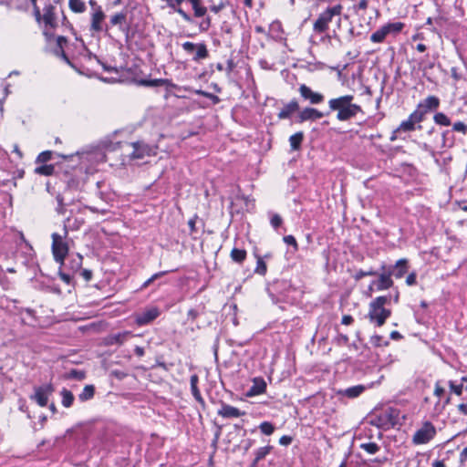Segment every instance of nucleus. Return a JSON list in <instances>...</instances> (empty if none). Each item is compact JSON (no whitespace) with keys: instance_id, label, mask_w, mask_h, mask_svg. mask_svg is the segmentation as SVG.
<instances>
[{"instance_id":"nucleus-29","label":"nucleus","mask_w":467,"mask_h":467,"mask_svg":"<svg viewBox=\"0 0 467 467\" xmlns=\"http://www.w3.org/2000/svg\"><path fill=\"white\" fill-rule=\"evenodd\" d=\"M268 35L275 41L285 40L283 25L279 20H275L270 24Z\"/></svg>"},{"instance_id":"nucleus-57","label":"nucleus","mask_w":467,"mask_h":467,"mask_svg":"<svg viewBox=\"0 0 467 467\" xmlns=\"http://www.w3.org/2000/svg\"><path fill=\"white\" fill-rule=\"evenodd\" d=\"M54 54L60 57L63 61H65L67 65H69L71 67H74V65L71 63L70 59L65 53L63 47H56L54 49Z\"/></svg>"},{"instance_id":"nucleus-33","label":"nucleus","mask_w":467,"mask_h":467,"mask_svg":"<svg viewBox=\"0 0 467 467\" xmlns=\"http://www.w3.org/2000/svg\"><path fill=\"white\" fill-rule=\"evenodd\" d=\"M21 244H20V249L21 254L24 255L25 260L26 263H29L33 260L35 255V251L31 244L26 240L23 234H21Z\"/></svg>"},{"instance_id":"nucleus-63","label":"nucleus","mask_w":467,"mask_h":467,"mask_svg":"<svg viewBox=\"0 0 467 467\" xmlns=\"http://www.w3.org/2000/svg\"><path fill=\"white\" fill-rule=\"evenodd\" d=\"M79 275L84 278L85 281L88 282L92 279L93 273L91 270L88 269H82L78 270Z\"/></svg>"},{"instance_id":"nucleus-5","label":"nucleus","mask_w":467,"mask_h":467,"mask_svg":"<svg viewBox=\"0 0 467 467\" xmlns=\"http://www.w3.org/2000/svg\"><path fill=\"white\" fill-rule=\"evenodd\" d=\"M67 237V235H65V234H59L57 233H53L51 234L52 254H53L54 260L60 265L64 264V261H65V259L68 254V251H69V246L66 240Z\"/></svg>"},{"instance_id":"nucleus-48","label":"nucleus","mask_w":467,"mask_h":467,"mask_svg":"<svg viewBox=\"0 0 467 467\" xmlns=\"http://www.w3.org/2000/svg\"><path fill=\"white\" fill-rule=\"evenodd\" d=\"M55 167L52 164H42L40 166H37L35 169V173L44 175V176H50L54 173Z\"/></svg>"},{"instance_id":"nucleus-9","label":"nucleus","mask_w":467,"mask_h":467,"mask_svg":"<svg viewBox=\"0 0 467 467\" xmlns=\"http://www.w3.org/2000/svg\"><path fill=\"white\" fill-rule=\"evenodd\" d=\"M82 196L78 194V196H69V192L62 191L56 193L55 199L57 202V206L55 207V211L59 215H64L67 212V207L75 205L77 202H80L82 200Z\"/></svg>"},{"instance_id":"nucleus-13","label":"nucleus","mask_w":467,"mask_h":467,"mask_svg":"<svg viewBox=\"0 0 467 467\" xmlns=\"http://www.w3.org/2000/svg\"><path fill=\"white\" fill-rule=\"evenodd\" d=\"M161 315V310L157 306H150L134 315V322L139 327L150 324Z\"/></svg>"},{"instance_id":"nucleus-62","label":"nucleus","mask_w":467,"mask_h":467,"mask_svg":"<svg viewBox=\"0 0 467 467\" xmlns=\"http://www.w3.org/2000/svg\"><path fill=\"white\" fill-rule=\"evenodd\" d=\"M335 341L338 346H346L348 344L349 338L347 335L339 334L335 338Z\"/></svg>"},{"instance_id":"nucleus-14","label":"nucleus","mask_w":467,"mask_h":467,"mask_svg":"<svg viewBox=\"0 0 467 467\" xmlns=\"http://www.w3.org/2000/svg\"><path fill=\"white\" fill-rule=\"evenodd\" d=\"M34 390L35 392L30 396V399L35 400L38 406L46 407L48 402V398L54 392L55 389L52 383H47L35 387Z\"/></svg>"},{"instance_id":"nucleus-3","label":"nucleus","mask_w":467,"mask_h":467,"mask_svg":"<svg viewBox=\"0 0 467 467\" xmlns=\"http://www.w3.org/2000/svg\"><path fill=\"white\" fill-rule=\"evenodd\" d=\"M390 299V296H380L369 303L368 318L377 327L383 326L390 317L391 310L384 307L386 304L389 303Z\"/></svg>"},{"instance_id":"nucleus-54","label":"nucleus","mask_w":467,"mask_h":467,"mask_svg":"<svg viewBox=\"0 0 467 467\" xmlns=\"http://www.w3.org/2000/svg\"><path fill=\"white\" fill-rule=\"evenodd\" d=\"M53 152L51 150H45L38 154L36 162L45 164L52 159Z\"/></svg>"},{"instance_id":"nucleus-27","label":"nucleus","mask_w":467,"mask_h":467,"mask_svg":"<svg viewBox=\"0 0 467 467\" xmlns=\"http://www.w3.org/2000/svg\"><path fill=\"white\" fill-rule=\"evenodd\" d=\"M183 2H187L188 3V0H171V3L169 4V7L171 9H172L174 12H176L177 14H179L181 16V17L187 23H190V24H192L193 23V18L191 14H189L188 12H186L182 7V4Z\"/></svg>"},{"instance_id":"nucleus-47","label":"nucleus","mask_w":467,"mask_h":467,"mask_svg":"<svg viewBox=\"0 0 467 467\" xmlns=\"http://www.w3.org/2000/svg\"><path fill=\"white\" fill-rule=\"evenodd\" d=\"M448 385L450 391L457 396H461L463 389L466 388V386L464 387V385L460 380H449Z\"/></svg>"},{"instance_id":"nucleus-15","label":"nucleus","mask_w":467,"mask_h":467,"mask_svg":"<svg viewBox=\"0 0 467 467\" xmlns=\"http://www.w3.org/2000/svg\"><path fill=\"white\" fill-rule=\"evenodd\" d=\"M109 29L112 26H118L119 29L125 34L126 41L128 42L130 39V26L127 23V11L122 10L120 12L115 13L109 17Z\"/></svg>"},{"instance_id":"nucleus-61","label":"nucleus","mask_w":467,"mask_h":467,"mask_svg":"<svg viewBox=\"0 0 467 467\" xmlns=\"http://www.w3.org/2000/svg\"><path fill=\"white\" fill-rule=\"evenodd\" d=\"M283 240L286 244L293 246L294 251L298 250V244H297V242H296L295 236H293L291 234L285 235V236H284Z\"/></svg>"},{"instance_id":"nucleus-34","label":"nucleus","mask_w":467,"mask_h":467,"mask_svg":"<svg viewBox=\"0 0 467 467\" xmlns=\"http://www.w3.org/2000/svg\"><path fill=\"white\" fill-rule=\"evenodd\" d=\"M83 257L79 254L71 255L67 259V263L63 264L66 268H69L73 273L78 272L82 265ZM62 266V265H60Z\"/></svg>"},{"instance_id":"nucleus-51","label":"nucleus","mask_w":467,"mask_h":467,"mask_svg":"<svg viewBox=\"0 0 467 467\" xmlns=\"http://www.w3.org/2000/svg\"><path fill=\"white\" fill-rule=\"evenodd\" d=\"M359 447L369 454H376L380 450L376 442L361 443Z\"/></svg>"},{"instance_id":"nucleus-20","label":"nucleus","mask_w":467,"mask_h":467,"mask_svg":"<svg viewBox=\"0 0 467 467\" xmlns=\"http://www.w3.org/2000/svg\"><path fill=\"white\" fill-rule=\"evenodd\" d=\"M75 172H77V170H75ZM64 182L65 187L63 191H67L69 192V193H72L73 192H81L83 182L77 175V173L68 174L67 172H66L64 174Z\"/></svg>"},{"instance_id":"nucleus-45","label":"nucleus","mask_w":467,"mask_h":467,"mask_svg":"<svg viewBox=\"0 0 467 467\" xmlns=\"http://www.w3.org/2000/svg\"><path fill=\"white\" fill-rule=\"evenodd\" d=\"M273 449H274V447L271 445H266V446L258 448L254 451L255 462H259L260 461L264 460L273 451Z\"/></svg>"},{"instance_id":"nucleus-22","label":"nucleus","mask_w":467,"mask_h":467,"mask_svg":"<svg viewBox=\"0 0 467 467\" xmlns=\"http://www.w3.org/2000/svg\"><path fill=\"white\" fill-rule=\"evenodd\" d=\"M133 151L130 153L132 159H142L145 156L154 154V149L144 143L143 141H137L132 143Z\"/></svg>"},{"instance_id":"nucleus-58","label":"nucleus","mask_w":467,"mask_h":467,"mask_svg":"<svg viewBox=\"0 0 467 467\" xmlns=\"http://www.w3.org/2000/svg\"><path fill=\"white\" fill-rule=\"evenodd\" d=\"M452 132H460L463 135L467 134V124L462 121H457L452 124L451 128Z\"/></svg>"},{"instance_id":"nucleus-32","label":"nucleus","mask_w":467,"mask_h":467,"mask_svg":"<svg viewBox=\"0 0 467 467\" xmlns=\"http://www.w3.org/2000/svg\"><path fill=\"white\" fill-rule=\"evenodd\" d=\"M198 382H199V377L197 374H192L190 378V384H191V391L195 399V400L202 405V407L205 405V401L203 398L202 397V394L200 392V389L198 388Z\"/></svg>"},{"instance_id":"nucleus-6","label":"nucleus","mask_w":467,"mask_h":467,"mask_svg":"<svg viewBox=\"0 0 467 467\" xmlns=\"http://www.w3.org/2000/svg\"><path fill=\"white\" fill-rule=\"evenodd\" d=\"M188 3L193 11L192 18H202L198 25L199 31L201 33L207 32L212 26V18L207 15L208 7L204 5L202 0H188Z\"/></svg>"},{"instance_id":"nucleus-1","label":"nucleus","mask_w":467,"mask_h":467,"mask_svg":"<svg viewBox=\"0 0 467 467\" xmlns=\"http://www.w3.org/2000/svg\"><path fill=\"white\" fill-rule=\"evenodd\" d=\"M353 95H344L328 100V116L336 112V118L338 121H349L356 118L358 114L363 113L360 105L353 102Z\"/></svg>"},{"instance_id":"nucleus-36","label":"nucleus","mask_w":467,"mask_h":467,"mask_svg":"<svg viewBox=\"0 0 467 467\" xmlns=\"http://www.w3.org/2000/svg\"><path fill=\"white\" fill-rule=\"evenodd\" d=\"M455 145V136L451 130L441 132V148H452Z\"/></svg>"},{"instance_id":"nucleus-39","label":"nucleus","mask_w":467,"mask_h":467,"mask_svg":"<svg viewBox=\"0 0 467 467\" xmlns=\"http://www.w3.org/2000/svg\"><path fill=\"white\" fill-rule=\"evenodd\" d=\"M247 256V252L244 249H239V248H233L230 254V257L233 260V262L242 265Z\"/></svg>"},{"instance_id":"nucleus-30","label":"nucleus","mask_w":467,"mask_h":467,"mask_svg":"<svg viewBox=\"0 0 467 467\" xmlns=\"http://www.w3.org/2000/svg\"><path fill=\"white\" fill-rule=\"evenodd\" d=\"M409 269V261L405 258L400 259L396 262V264L389 267L388 271L392 273L396 278H401Z\"/></svg>"},{"instance_id":"nucleus-4","label":"nucleus","mask_w":467,"mask_h":467,"mask_svg":"<svg viewBox=\"0 0 467 467\" xmlns=\"http://www.w3.org/2000/svg\"><path fill=\"white\" fill-rule=\"evenodd\" d=\"M400 411L397 409L389 407L382 410L379 414L376 415L370 423L373 426L382 430H389L394 428L399 422Z\"/></svg>"},{"instance_id":"nucleus-31","label":"nucleus","mask_w":467,"mask_h":467,"mask_svg":"<svg viewBox=\"0 0 467 467\" xmlns=\"http://www.w3.org/2000/svg\"><path fill=\"white\" fill-rule=\"evenodd\" d=\"M366 389L364 385H356L345 389H340L337 391L339 396L347 397L348 399H355L360 396Z\"/></svg>"},{"instance_id":"nucleus-55","label":"nucleus","mask_w":467,"mask_h":467,"mask_svg":"<svg viewBox=\"0 0 467 467\" xmlns=\"http://www.w3.org/2000/svg\"><path fill=\"white\" fill-rule=\"evenodd\" d=\"M86 378V372L76 368L71 369L67 374V379L83 380Z\"/></svg>"},{"instance_id":"nucleus-64","label":"nucleus","mask_w":467,"mask_h":467,"mask_svg":"<svg viewBox=\"0 0 467 467\" xmlns=\"http://www.w3.org/2000/svg\"><path fill=\"white\" fill-rule=\"evenodd\" d=\"M368 6V0H359L358 5H355L353 6V9L356 13H358L360 10H366Z\"/></svg>"},{"instance_id":"nucleus-16","label":"nucleus","mask_w":467,"mask_h":467,"mask_svg":"<svg viewBox=\"0 0 467 467\" xmlns=\"http://www.w3.org/2000/svg\"><path fill=\"white\" fill-rule=\"evenodd\" d=\"M441 105V99L434 96L430 95L424 99L420 100L416 109L421 113V115L426 119L427 115L430 112H436L437 109L440 108Z\"/></svg>"},{"instance_id":"nucleus-17","label":"nucleus","mask_w":467,"mask_h":467,"mask_svg":"<svg viewBox=\"0 0 467 467\" xmlns=\"http://www.w3.org/2000/svg\"><path fill=\"white\" fill-rule=\"evenodd\" d=\"M298 92L305 101H308L312 105H318L324 102L325 96L322 93L316 92L306 84H301Z\"/></svg>"},{"instance_id":"nucleus-59","label":"nucleus","mask_w":467,"mask_h":467,"mask_svg":"<svg viewBox=\"0 0 467 467\" xmlns=\"http://www.w3.org/2000/svg\"><path fill=\"white\" fill-rule=\"evenodd\" d=\"M270 223L275 230H277L283 224V219L279 214L273 213L270 218Z\"/></svg>"},{"instance_id":"nucleus-28","label":"nucleus","mask_w":467,"mask_h":467,"mask_svg":"<svg viewBox=\"0 0 467 467\" xmlns=\"http://www.w3.org/2000/svg\"><path fill=\"white\" fill-rule=\"evenodd\" d=\"M299 110V104L296 99H293L288 103H286L283 109L277 114L279 119H289L292 114Z\"/></svg>"},{"instance_id":"nucleus-12","label":"nucleus","mask_w":467,"mask_h":467,"mask_svg":"<svg viewBox=\"0 0 467 467\" xmlns=\"http://www.w3.org/2000/svg\"><path fill=\"white\" fill-rule=\"evenodd\" d=\"M90 26L89 30L91 32L95 33H105V35H108L109 32V25L105 22L106 20V14L102 9L90 12Z\"/></svg>"},{"instance_id":"nucleus-49","label":"nucleus","mask_w":467,"mask_h":467,"mask_svg":"<svg viewBox=\"0 0 467 467\" xmlns=\"http://www.w3.org/2000/svg\"><path fill=\"white\" fill-rule=\"evenodd\" d=\"M171 272H173V270H170V271H161V272H158V273H155L154 275H152L150 278H148L141 285H140V290H143L145 288H147L150 285H151L154 281L158 280L159 278L164 276L165 275L171 273Z\"/></svg>"},{"instance_id":"nucleus-56","label":"nucleus","mask_w":467,"mask_h":467,"mask_svg":"<svg viewBox=\"0 0 467 467\" xmlns=\"http://www.w3.org/2000/svg\"><path fill=\"white\" fill-rule=\"evenodd\" d=\"M195 93L209 99L213 105H216L221 101V99L218 96H216L213 93L207 92V91L199 89V90H196Z\"/></svg>"},{"instance_id":"nucleus-38","label":"nucleus","mask_w":467,"mask_h":467,"mask_svg":"<svg viewBox=\"0 0 467 467\" xmlns=\"http://www.w3.org/2000/svg\"><path fill=\"white\" fill-rule=\"evenodd\" d=\"M305 135L303 131L296 132L289 138V143L292 150H299L301 149L302 142Z\"/></svg>"},{"instance_id":"nucleus-40","label":"nucleus","mask_w":467,"mask_h":467,"mask_svg":"<svg viewBox=\"0 0 467 467\" xmlns=\"http://www.w3.org/2000/svg\"><path fill=\"white\" fill-rule=\"evenodd\" d=\"M130 332L129 331H124V332H119V333H117V334H112L110 335L109 337H108V344H110V345H114V344H117V345H121L125 342V340L128 338V337L130 336Z\"/></svg>"},{"instance_id":"nucleus-53","label":"nucleus","mask_w":467,"mask_h":467,"mask_svg":"<svg viewBox=\"0 0 467 467\" xmlns=\"http://www.w3.org/2000/svg\"><path fill=\"white\" fill-rule=\"evenodd\" d=\"M370 343L375 347V348H379V347H387L389 346V341L388 340H384L383 337L380 336V335H374L370 337Z\"/></svg>"},{"instance_id":"nucleus-10","label":"nucleus","mask_w":467,"mask_h":467,"mask_svg":"<svg viewBox=\"0 0 467 467\" xmlns=\"http://www.w3.org/2000/svg\"><path fill=\"white\" fill-rule=\"evenodd\" d=\"M426 119L421 115V113L415 109L412 111L407 119L402 120L400 124L397 127V131H403L404 133L412 132L417 130H421L422 126L420 125Z\"/></svg>"},{"instance_id":"nucleus-24","label":"nucleus","mask_w":467,"mask_h":467,"mask_svg":"<svg viewBox=\"0 0 467 467\" xmlns=\"http://www.w3.org/2000/svg\"><path fill=\"white\" fill-rule=\"evenodd\" d=\"M252 382V386L246 392L247 397H254L265 392L266 382L262 377L254 378Z\"/></svg>"},{"instance_id":"nucleus-50","label":"nucleus","mask_w":467,"mask_h":467,"mask_svg":"<svg viewBox=\"0 0 467 467\" xmlns=\"http://www.w3.org/2000/svg\"><path fill=\"white\" fill-rule=\"evenodd\" d=\"M387 30V34H398L401 32L404 27V24L401 22L388 23L383 26Z\"/></svg>"},{"instance_id":"nucleus-60","label":"nucleus","mask_w":467,"mask_h":467,"mask_svg":"<svg viewBox=\"0 0 467 467\" xmlns=\"http://www.w3.org/2000/svg\"><path fill=\"white\" fill-rule=\"evenodd\" d=\"M59 277L63 282H65L67 285H73V276L69 273H66L61 269V266L59 267L58 271Z\"/></svg>"},{"instance_id":"nucleus-18","label":"nucleus","mask_w":467,"mask_h":467,"mask_svg":"<svg viewBox=\"0 0 467 467\" xmlns=\"http://www.w3.org/2000/svg\"><path fill=\"white\" fill-rule=\"evenodd\" d=\"M324 117H328V112H323L315 108L306 107L299 111L297 122L302 123L307 120H317Z\"/></svg>"},{"instance_id":"nucleus-26","label":"nucleus","mask_w":467,"mask_h":467,"mask_svg":"<svg viewBox=\"0 0 467 467\" xmlns=\"http://www.w3.org/2000/svg\"><path fill=\"white\" fill-rule=\"evenodd\" d=\"M188 226L190 228V234L196 240L204 228V222L200 219L197 214H194L193 217L188 221Z\"/></svg>"},{"instance_id":"nucleus-25","label":"nucleus","mask_w":467,"mask_h":467,"mask_svg":"<svg viewBox=\"0 0 467 467\" xmlns=\"http://www.w3.org/2000/svg\"><path fill=\"white\" fill-rule=\"evenodd\" d=\"M42 20L46 26L55 28L57 26L56 16H55V6L48 3L44 6Z\"/></svg>"},{"instance_id":"nucleus-52","label":"nucleus","mask_w":467,"mask_h":467,"mask_svg":"<svg viewBox=\"0 0 467 467\" xmlns=\"http://www.w3.org/2000/svg\"><path fill=\"white\" fill-rule=\"evenodd\" d=\"M261 432L265 435H272L275 430L274 424L270 421H263L259 425Z\"/></svg>"},{"instance_id":"nucleus-43","label":"nucleus","mask_w":467,"mask_h":467,"mask_svg":"<svg viewBox=\"0 0 467 467\" xmlns=\"http://www.w3.org/2000/svg\"><path fill=\"white\" fill-rule=\"evenodd\" d=\"M68 7L76 14H82L87 9L86 4L83 0H68Z\"/></svg>"},{"instance_id":"nucleus-46","label":"nucleus","mask_w":467,"mask_h":467,"mask_svg":"<svg viewBox=\"0 0 467 467\" xmlns=\"http://www.w3.org/2000/svg\"><path fill=\"white\" fill-rule=\"evenodd\" d=\"M387 36V30L382 26L380 28H379L378 30L371 34L370 40L373 43H382Z\"/></svg>"},{"instance_id":"nucleus-11","label":"nucleus","mask_w":467,"mask_h":467,"mask_svg":"<svg viewBox=\"0 0 467 467\" xmlns=\"http://www.w3.org/2000/svg\"><path fill=\"white\" fill-rule=\"evenodd\" d=\"M436 435V429L431 421L423 422L422 426L416 431L412 437V442L415 445L426 444Z\"/></svg>"},{"instance_id":"nucleus-44","label":"nucleus","mask_w":467,"mask_h":467,"mask_svg":"<svg viewBox=\"0 0 467 467\" xmlns=\"http://www.w3.org/2000/svg\"><path fill=\"white\" fill-rule=\"evenodd\" d=\"M255 258H256V266L254 268V274H257L259 275H265L266 272H267V265H266V263L265 262L264 260V257L255 254Z\"/></svg>"},{"instance_id":"nucleus-7","label":"nucleus","mask_w":467,"mask_h":467,"mask_svg":"<svg viewBox=\"0 0 467 467\" xmlns=\"http://www.w3.org/2000/svg\"><path fill=\"white\" fill-rule=\"evenodd\" d=\"M85 217L81 208H72L68 210V215L63 221V232L65 235L69 231H78L85 224Z\"/></svg>"},{"instance_id":"nucleus-23","label":"nucleus","mask_w":467,"mask_h":467,"mask_svg":"<svg viewBox=\"0 0 467 467\" xmlns=\"http://www.w3.org/2000/svg\"><path fill=\"white\" fill-rule=\"evenodd\" d=\"M136 82L140 86L143 87H165L166 89L174 88H176V85L168 78H155V79H147V78H140L136 79Z\"/></svg>"},{"instance_id":"nucleus-42","label":"nucleus","mask_w":467,"mask_h":467,"mask_svg":"<svg viewBox=\"0 0 467 467\" xmlns=\"http://www.w3.org/2000/svg\"><path fill=\"white\" fill-rule=\"evenodd\" d=\"M60 395L62 398L61 403L65 408H70L73 405L75 397L73 393L67 389L66 388H63L60 391Z\"/></svg>"},{"instance_id":"nucleus-19","label":"nucleus","mask_w":467,"mask_h":467,"mask_svg":"<svg viewBox=\"0 0 467 467\" xmlns=\"http://www.w3.org/2000/svg\"><path fill=\"white\" fill-rule=\"evenodd\" d=\"M221 408L217 410V414L224 419L239 418L246 414L245 411L240 410L238 408L234 407L224 401H220Z\"/></svg>"},{"instance_id":"nucleus-37","label":"nucleus","mask_w":467,"mask_h":467,"mask_svg":"<svg viewBox=\"0 0 467 467\" xmlns=\"http://www.w3.org/2000/svg\"><path fill=\"white\" fill-rule=\"evenodd\" d=\"M95 393H96V388L94 385H92V384L86 385L84 387V389H82V391L78 394V398L81 402H86L88 400H92L95 396Z\"/></svg>"},{"instance_id":"nucleus-35","label":"nucleus","mask_w":467,"mask_h":467,"mask_svg":"<svg viewBox=\"0 0 467 467\" xmlns=\"http://www.w3.org/2000/svg\"><path fill=\"white\" fill-rule=\"evenodd\" d=\"M206 312V306L204 304H200L194 308L189 309L187 312V321L193 323L197 317H199L202 315H204Z\"/></svg>"},{"instance_id":"nucleus-21","label":"nucleus","mask_w":467,"mask_h":467,"mask_svg":"<svg viewBox=\"0 0 467 467\" xmlns=\"http://www.w3.org/2000/svg\"><path fill=\"white\" fill-rule=\"evenodd\" d=\"M381 269L384 270L383 273L379 274V279L372 281V285H375L376 289L378 291H382L389 289L393 286V280L391 279L392 273L389 271L385 272V265L381 266Z\"/></svg>"},{"instance_id":"nucleus-8","label":"nucleus","mask_w":467,"mask_h":467,"mask_svg":"<svg viewBox=\"0 0 467 467\" xmlns=\"http://www.w3.org/2000/svg\"><path fill=\"white\" fill-rule=\"evenodd\" d=\"M182 49L186 54L192 56L193 62H200L209 57V50L205 42L193 43L186 41L182 44Z\"/></svg>"},{"instance_id":"nucleus-2","label":"nucleus","mask_w":467,"mask_h":467,"mask_svg":"<svg viewBox=\"0 0 467 467\" xmlns=\"http://www.w3.org/2000/svg\"><path fill=\"white\" fill-rule=\"evenodd\" d=\"M343 6L340 4L329 5L325 8L313 23V32L317 35H322L328 31L329 25L337 18V26L341 24V15Z\"/></svg>"},{"instance_id":"nucleus-41","label":"nucleus","mask_w":467,"mask_h":467,"mask_svg":"<svg viewBox=\"0 0 467 467\" xmlns=\"http://www.w3.org/2000/svg\"><path fill=\"white\" fill-rule=\"evenodd\" d=\"M433 121L436 125L449 127L451 125V119L443 112L436 111L433 115Z\"/></svg>"}]
</instances>
